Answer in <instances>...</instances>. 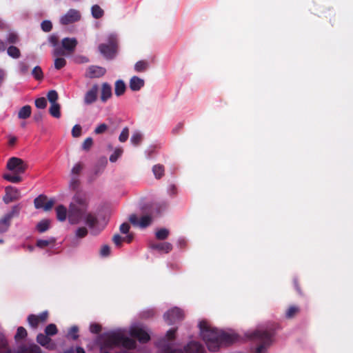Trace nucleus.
Here are the masks:
<instances>
[{
    "mask_svg": "<svg viewBox=\"0 0 353 353\" xmlns=\"http://www.w3.org/2000/svg\"><path fill=\"white\" fill-rule=\"evenodd\" d=\"M56 212L59 221H64L68 218L70 224L77 225L84 221L93 234L100 232V230L96 229L98 219L94 214L88 211V201L83 195L75 194L69 205L68 210L63 205H59L56 208Z\"/></svg>",
    "mask_w": 353,
    "mask_h": 353,
    "instance_id": "nucleus-1",
    "label": "nucleus"
},
{
    "mask_svg": "<svg viewBox=\"0 0 353 353\" xmlns=\"http://www.w3.org/2000/svg\"><path fill=\"white\" fill-rule=\"evenodd\" d=\"M200 333L209 350L215 352L220 346L234 343L236 335L210 327L205 321L199 323Z\"/></svg>",
    "mask_w": 353,
    "mask_h": 353,
    "instance_id": "nucleus-2",
    "label": "nucleus"
},
{
    "mask_svg": "<svg viewBox=\"0 0 353 353\" xmlns=\"http://www.w3.org/2000/svg\"><path fill=\"white\" fill-rule=\"evenodd\" d=\"M97 341L103 347L123 345L125 347L132 349L136 345L134 340L124 336L121 332H110L100 334L97 338Z\"/></svg>",
    "mask_w": 353,
    "mask_h": 353,
    "instance_id": "nucleus-3",
    "label": "nucleus"
},
{
    "mask_svg": "<svg viewBox=\"0 0 353 353\" xmlns=\"http://www.w3.org/2000/svg\"><path fill=\"white\" fill-rule=\"evenodd\" d=\"M247 336L256 343L254 353H268V349L272 342L269 332L262 330H256L248 334Z\"/></svg>",
    "mask_w": 353,
    "mask_h": 353,
    "instance_id": "nucleus-4",
    "label": "nucleus"
},
{
    "mask_svg": "<svg viewBox=\"0 0 353 353\" xmlns=\"http://www.w3.org/2000/svg\"><path fill=\"white\" fill-rule=\"evenodd\" d=\"M118 47L117 37L110 34L108 37V43H101L98 48L100 53L107 59H112L117 53Z\"/></svg>",
    "mask_w": 353,
    "mask_h": 353,
    "instance_id": "nucleus-5",
    "label": "nucleus"
},
{
    "mask_svg": "<svg viewBox=\"0 0 353 353\" xmlns=\"http://www.w3.org/2000/svg\"><path fill=\"white\" fill-rule=\"evenodd\" d=\"M77 44L78 41L75 38L65 37L61 41L62 48H56L54 50V54L56 56L63 55L65 54L64 50L67 51L68 54H72L74 52Z\"/></svg>",
    "mask_w": 353,
    "mask_h": 353,
    "instance_id": "nucleus-6",
    "label": "nucleus"
},
{
    "mask_svg": "<svg viewBox=\"0 0 353 353\" xmlns=\"http://www.w3.org/2000/svg\"><path fill=\"white\" fill-rule=\"evenodd\" d=\"M176 329H171L167 332L165 339L160 343L161 353H183L180 350L174 349L170 341L174 337Z\"/></svg>",
    "mask_w": 353,
    "mask_h": 353,
    "instance_id": "nucleus-7",
    "label": "nucleus"
},
{
    "mask_svg": "<svg viewBox=\"0 0 353 353\" xmlns=\"http://www.w3.org/2000/svg\"><path fill=\"white\" fill-rule=\"evenodd\" d=\"M7 168L16 174H23L28 169V164L19 158L12 157L7 163Z\"/></svg>",
    "mask_w": 353,
    "mask_h": 353,
    "instance_id": "nucleus-8",
    "label": "nucleus"
},
{
    "mask_svg": "<svg viewBox=\"0 0 353 353\" xmlns=\"http://www.w3.org/2000/svg\"><path fill=\"white\" fill-rule=\"evenodd\" d=\"M81 15L79 10L75 9H70L60 19V23L62 25L66 26L81 19Z\"/></svg>",
    "mask_w": 353,
    "mask_h": 353,
    "instance_id": "nucleus-9",
    "label": "nucleus"
},
{
    "mask_svg": "<svg viewBox=\"0 0 353 353\" xmlns=\"http://www.w3.org/2000/svg\"><path fill=\"white\" fill-rule=\"evenodd\" d=\"M129 221L134 226L145 228L152 223V217L150 215H144L139 219L137 215L131 214Z\"/></svg>",
    "mask_w": 353,
    "mask_h": 353,
    "instance_id": "nucleus-10",
    "label": "nucleus"
},
{
    "mask_svg": "<svg viewBox=\"0 0 353 353\" xmlns=\"http://www.w3.org/2000/svg\"><path fill=\"white\" fill-rule=\"evenodd\" d=\"M183 316L182 311L178 307H174L164 314V319L169 325H171L181 321Z\"/></svg>",
    "mask_w": 353,
    "mask_h": 353,
    "instance_id": "nucleus-11",
    "label": "nucleus"
},
{
    "mask_svg": "<svg viewBox=\"0 0 353 353\" xmlns=\"http://www.w3.org/2000/svg\"><path fill=\"white\" fill-rule=\"evenodd\" d=\"M130 335L137 338L141 343H145L150 340L149 334L141 326L135 325L132 327Z\"/></svg>",
    "mask_w": 353,
    "mask_h": 353,
    "instance_id": "nucleus-12",
    "label": "nucleus"
},
{
    "mask_svg": "<svg viewBox=\"0 0 353 353\" xmlns=\"http://www.w3.org/2000/svg\"><path fill=\"white\" fill-rule=\"evenodd\" d=\"M106 72L105 68L97 65H91L87 69L85 76L90 79L99 78Z\"/></svg>",
    "mask_w": 353,
    "mask_h": 353,
    "instance_id": "nucleus-13",
    "label": "nucleus"
},
{
    "mask_svg": "<svg viewBox=\"0 0 353 353\" xmlns=\"http://www.w3.org/2000/svg\"><path fill=\"white\" fill-rule=\"evenodd\" d=\"M98 91V85L97 84L93 85L92 88L85 94L83 99L85 104L90 105L95 102L97 99Z\"/></svg>",
    "mask_w": 353,
    "mask_h": 353,
    "instance_id": "nucleus-14",
    "label": "nucleus"
},
{
    "mask_svg": "<svg viewBox=\"0 0 353 353\" xmlns=\"http://www.w3.org/2000/svg\"><path fill=\"white\" fill-rule=\"evenodd\" d=\"M19 196V192L17 189L11 186H8L6 188V194L3 197V201L8 204L17 200Z\"/></svg>",
    "mask_w": 353,
    "mask_h": 353,
    "instance_id": "nucleus-15",
    "label": "nucleus"
},
{
    "mask_svg": "<svg viewBox=\"0 0 353 353\" xmlns=\"http://www.w3.org/2000/svg\"><path fill=\"white\" fill-rule=\"evenodd\" d=\"M112 95V87L111 85L107 83H103L101 85V101L103 103L106 102L109 99L111 98Z\"/></svg>",
    "mask_w": 353,
    "mask_h": 353,
    "instance_id": "nucleus-16",
    "label": "nucleus"
},
{
    "mask_svg": "<svg viewBox=\"0 0 353 353\" xmlns=\"http://www.w3.org/2000/svg\"><path fill=\"white\" fill-rule=\"evenodd\" d=\"M144 80L137 76H133L130 80V88L132 91H139L144 86Z\"/></svg>",
    "mask_w": 353,
    "mask_h": 353,
    "instance_id": "nucleus-17",
    "label": "nucleus"
},
{
    "mask_svg": "<svg viewBox=\"0 0 353 353\" xmlns=\"http://www.w3.org/2000/svg\"><path fill=\"white\" fill-rule=\"evenodd\" d=\"M186 353H203V347L197 342L192 341L185 347Z\"/></svg>",
    "mask_w": 353,
    "mask_h": 353,
    "instance_id": "nucleus-18",
    "label": "nucleus"
},
{
    "mask_svg": "<svg viewBox=\"0 0 353 353\" xmlns=\"http://www.w3.org/2000/svg\"><path fill=\"white\" fill-rule=\"evenodd\" d=\"M150 248L168 253L172 250V246L170 243L165 242L161 243H151Z\"/></svg>",
    "mask_w": 353,
    "mask_h": 353,
    "instance_id": "nucleus-19",
    "label": "nucleus"
},
{
    "mask_svg": "<svg viewBox=\"0 0 353 353\" xmlns=\"http://www.w3.org/2000/svg\"><path fill=\"white\" fill-rule=\"evenodd\" d=\"M126 90V85L123 80H117L114 83V93L116 96L120 97L123 95Z\"/></svg>",
    "mask_w": 353,
    "mask_h": 353,
    "instance_id": "nucleus-20",
    "label": "nucleus"
},
{
    "mask_svg": "<svg viewBox=\"0 0 353 353\" xmlns=\"http://www.w3.org/2000/svg\"><path fill=\"white\" fill-rule=\"evenodd\" d=\"M41 353V348L35 345L31 344L28 346L23 345L20 347V353Z\"/></svg>",
    "mask_w": 353,
    "mask_h": 353,
    "instance_id": "nucleus-21",
    "label": "nucleus"
},
{
    "mask_svg": "<svg viewBox=\"0 0 353 353\" xmlns=\"http://www.w3.org/2000/svg\"><path fill=\"white\" fill-rule=\"evenodd\" d=\"M31 114V107L28 105H26L23 107H22L19 112H18V117L19 119H26L30 117Z\"/></svg>",
    "mask_w": 353,
    "mask_h": 353,
    "instance_id": "nucleus-22",
    "label": "nucleus"
},
{
    "mask_svg": "<svg viewBox=\"0 0 353 353\" xmlns=\"http://www.w3.org/2000/svg\"><path fill=\"white\" fill-rule=\"evenodd\" d=\"M60 109L61 106L58 103H53L50 107L49 112L53 117L59 119L61 117Z\"/></svg>",
    "mask_w": 353,
    "mask_h": 353,
    "instance_id": "nucleus-23",
    "label": "nucleus"
},
{
    "mask_svg": "<svg viewBox=\"0 0 353 353\" xmlns=\"http://www.w3.org/2000/svg\"><path fill=\"white\" fill-rule=\"evenodd\" d=\"M37 341L42 346L47 347V348L52 349L53 347L47 346L50 341V339L46 334H39L37 336Z\"/></svg>",
    "mask_w": 353,
    "mask_h": 353,
    "instance_id": "nucleus-24",
    "label": "nucleus"
},
{
    "mask_svg": "<svg viewBox=\"0 0 353 353\" xmlns=\"http://www.w3.org/2000/svg\"><path fill=\"white\" fill-rule=\"evenodd\" d=\"M10 225V220L6 216L0 219V233L6 232Z\"/></svg>",
    "mask_w": 353,
    "mask_h": 353,
    "instance_id": "nucleus-25",
    "label": "nucleus"
},
{
    "mask_svg": "<svg viewBox=\"0 0 353 353\" xmlns=\"http://www.w3.org/2000/svg\"><path fill=\"white\" fill-rule=\"evenodd\" d=\"M8 54L13 59H18L21 56L20 50L14 46H10L7 50Z\"/></svg>",
    "mask_w": 353,
    "mask_h": 353,
    "instance_id": "nucleus-26",
    "label": "nucleus"
},
{
    "mask_svg": "<svg viewBox=\"0 0 353 353\" xmlns=\"http://www.w3.org/2000/svg\"><path fill=\"white\" fill-rule=\"evenodd\" d=\"M92 15L94 19H100L103 16L104 12L98 5H94L92 8Z\"/></svg>",
    "mask_w": 353,
    "mask_h": 353,
    "instance_id": "nucleus-27",
    "label": "nucleus"
},
{
    "mask_svg": "<svg viewBox=\"0 0 353 353\" xmlns=\"http://www.w3.org/2000/svg\"><path fill=\"white\" fill-rule=\"evenodd\" d=\"M149 67V63L147 61H137L134 65V70L138 72H144Z\"/></svg>",
    "mask_w": 353,
    "mask_h": 353,
    "instance_id": "nucleus-28",
    "label": "nucleus"
},
{
    "mask_svg": "<svg viewBox=\"0 0 353 353\" xmlns=\"http://www.w3.org/2000/svg\"><path fill=\"white\" fill-rule=\"evenodd\" d=\"M31 74L37 81H41L43 79V72L41 68L39 65L35 66L32 69Z\"/></svg>",
    "mask_w": 353,
    "mask_h": 353,
    "instance_id": "nucleus-29",
    "label": "nucleus"
},
{
    "mask_svg": "<svg viewBox=\"0 0 353 353\" xmlns=\"http://www.w3.org/2000/svg\"><path fill=\"white\" fill-rule=\"evenodd\" d=\"M170 231L166 228H161L155 233V236L158 240H165L168 238Z\"/></svg>",
    "mask_w": 353,
    "mask_h": 353,
    "instance_id": "nucleus-30",
    "label": "nucleus"
},
{
    "mask_svg": "<svg viewBox=\"0 0 353 353\" xmlns=\"http://www.w3.org/2000/svg\"><path fill=\"white\" fill-rule=\"evenodd\" d=\"M50 222L49 220L44 219L41 221L37 225V228L40 232H44L48 230Z\"/></svg>",
    "mask_w": 353,
    "mask_h": 353,
    "instance_id": "nucleus-31",
    "label": "nucleus"
},
{
    "mask_svg": "<svg viewBox=\"0 0 353 353\" xmlns=\"http://www.w3.org/2000/svg\"><path fill=\"white\" fill-rule=\"evenodd\" d=\"M46 200L47 197L46 196L39 195L34 201V207L37 209L43 208Z\"/></svg>",
    "mask_w": 353,
    "mask_h": 353,
    "instance_id": "nucleus-32",
    "label": "nucleus"
},
{
    "mask_svg": "<svg viewBox=\"0 0 353 353\" xmlns=\"http://www.w3.org/2000/svg\"><path fill=\"white\" fill-rule=\"evenodd\" d=\"M164 166L161 164H157L152 168V172L155 176H162L164 174Z\"/></svg>",
    "mask_w": 353,
    "mask_h": 353,
    "instance_id": "nucleus-33",
    "label": "nucleus"
},
{
    "mask_svg": "<svg viewBox=\"0 0 353 353\" xmlns=\"http://www.w3.org/2000/svg\"><path fill=\"white\" fill-rule=\"evenodd\" d=\"M47 98L51 104L57 103V101L59 98L57 92L54 90H50L48 92Z\"/></svg>",
    "mask_w": 353,
    "mask_h": 353,
    "instance_id": "nucleus-34",
    "label": "nucleus"
},
{
    "mask_svg": "<svg viewBox=\"0 0 353 353\" xmlns=\"http://www.w3.org/2000/svg\"><path fill=\"white\" fill-rule=\"evenodd\" d=\"M20 209L21 208L19 205H14L12 208L11 211L5 214L4 216H6L8 219H9L11 221V219L14 216H17L19 215Z\"/></svg>",
    "mask_w": 353,
    "mask_h": 353,
    "instance_id": "nucleus-35",
    "label": "nucleus"
},
{
    "mask_svg": "<svg viewBox=\"0 0 353 353\" xmlns=\"http://www.w3.org/2000/svg\"><path fill=\"white\" fill-rule=\"evenodd\" d=\"M131 143L134 145H138L142 141V135L139 132H134L130 139Z\"/></svg>",
    "mask_w": 353,
    "mask_h": 353,
    "instance_id": "nucleus-36",
    "label": "nucleus"
},
{
    "mask_svg": "<svg viewBox=\"0 0 353 353\" xmlns=\"http://www.w3.org/2000/svg\"><path fill=\"white\" fill-rule=\"evenodd\" d=\"M123 150L122 148H117L110 157V161L112 163L116 162L121 156Z\"/></svg>",
    "mask_w": 353,
    "mask_h": 353,
    "instance_id": "nucleus-37",
    "label": "nucleus"
},
{
    "mask_svg": "<svg viewBox=\"0 0 353 353\" xmlns=\"http://www.w3.org/2000/svg\"><path fill=\"white\" fill-rule=\"evenodd\" d=\"M27 336L26 330L23 327H19L17 329V333L14 336V339L17 340L23 339Z\"/></svg>",
    "mask_w": 353,
    "mask_h": 353,
    "instance_id": "nucleus-38",
    "label": "nucleus"
},
{
    "mask_svg": "<svg viewBox=\"0 0 353 353\" xmlns=\"http://www.w3.org/2000/svg\"><path fill=\"white\" fill-rule=\"evenodd\" d=\"M19 70L21 74L26 75L28 74L29 72V65L27 63L23 61H20L19 63Z\"/></svg>",
    "mask_w": 353,
    "mask_h": 353,
    "instance_id": "nucleus-39",
    "label": "nucleus"
},
{
    "mask_svg": "<svg viewBox=\"0 0 353 353\" xmlns=\"http://www.w3.org/2000/svg\"><path fill=\"white\" fill-rule=\"evenodd\" d=\"M129 137V129L128 127H125L123 130L121 131L119 137V140L120 142L123 143L125 142Z\"/></svg>",
    "mask_w": 353,
    "mask_h": 353,
    "instance_id": "nucleus-40",
    "label": "nucleus"
},
{
    "mask_svg": "<svg viewBox=\"0 0 353 353\" xmlns=\"http://www.w3.org/2000/svg\"><path fill=\"white\" fill-rule=\"evenodd\" d=\"M93 145V139L91 137L86 138L82 143V149L85 151H88Z\"/></svg>",
    "mask_w": 353,
    "mask_h": 353,
    "instance_id": "nucleus-41",
    "label": "nucleus"
},
{
    "mask_svg": "<svg viewBox=\"0 0 353 353\" xmlns=\"http://www.w3.org/2000/svg\"><path fill=\"white\" fill-rule=\"evenodd\" d=\"M45 333L46 335H54L57 333V329L54 324L48 325L45 329Z\"/></svg>",
    "mask_w": 353,
    "mask_h": 353,
    "instance_id": "nucleus-42",
    "label": "nucleus"
},
{
    "mask_svg": "<svg viewBox=\"0 0 353 353\" xmlns=\"http://www.w3.org/2000/svg\"><path fill=\"white\" fill-rule=\"evenodd\" d=\"M66 65V61L64 58L60 57L57 58L54 60V68L57 70H60L63 68Z\"/></svg>",
    "mask_w": 353,
    "mask_h": 353,
    "instance_id": "nucleus-43",
    "label": "nucleus"
},
{
    "mask_svg": "<svg viewBox=\"0 0 353 353\" xmlns=\"http://www.w3.org/2000/svg\"><path fill=\"white\" fill-rule=\"evenodd\" d=\"M7 42L10 44H15L19 41L18 35L14 32H10L7 36Z\"/></svg>",
    "mask_w": 353,
    "mask_h": 353,
    "instance_id": "nucleus-44",
    "label": "nucleus"
},
{
    "mask_svg": "<svg viewBox=\"0 0 353 353\" xmlns=\"http://www.w3.org/2000/svg\"><path fill=\"white\" fill-rule=\"evenodd\" d=\"M41 28L43 32H48L52 28V22L48 20H45L41 23Z\"/></svg>",
    "mask_w": 353,
    "mask_h": 353,
    "instance_id": "nucleus-45",
    "label": "nucleus"
},
{
    "mask_svg": "<svg viewBox=\"0 0 353 353\" xmlns=\"http://www.w3.org/2000/svg\"><path fill=\"white\" fill-rule=\"evenodd\" d=\"M35 105L37 108L44 109L47 105V101L44 97H40L35 100Z\"/></svg>",
    "mask_w": 353,
    "mask_h": 353,
    "instance_id": "nucleus-46",
    "label": "nucleus"
},
{
    "mask_svg": "<svg viewBox=\"0 0 353 353\" xmlns=\"http://www.w3.org/2000/svg\"><path fill=\"white\" fill-rule=\"evenodd\" d=\"M28 321L29 324L34 327H36L39 322V317L33 314H31L28 316Z\"/></svg>",
    "mask_w": 353,
    "mask_h": 353,
    "instance_id": "nucleus-47",
    "label": "nucleus"
},
{
    "mask_svg": "<svg viewBox=\"0 0 353 353\" xmlns=\"http://www.w3.org/2000/svg\"><path fill=\"white\" fill-rule=\"evenodd\" d=\"M82 128L80 125H75L72 129V135L73 137H79L81 135Z\"/></svg>",
    "mask_w": 353,
    "mask_h": 353,
    "instance_id": "nucleus-48",
    "label": "nucleus"
},
{
    "mask_svg": "<svg viewBox=\"0 0 353 353\" xmlns=\"http://www.w3.org/2000/svg\"><path fill=\"white\" fill-rule=\"evenodd\" d=\"M88 234V230L85 227H81L77 229L75 234L79 238H83Z\"/></svg>",
    "mask_w": 353,
    "mask_h": 353,
    "instance_id": "nucleus-49",
    "label": "nucleus"
},
{
    "mask_svg": "<svg viewBox=\"0 0 353 353\" xmlns=\"http://www.w3.org/2000/svg\"><path fill=\"white\" fill-rule=\"evenodd\" d=\"M48 41L52 46L56 47L59 44V37L52 34L48 37Z\"/></svg>",
    "mask_w": 353,
    "mask_h": 353,
    "instance_id": "nucleus-50",
    "label": "nucleus"
},
{
    "mask_svg": "<svg viewBox=\"0 0 353 353\" xmlns=\"http://www.w3.org/2000/svg\"><path fill=\"white\" fill-rule=\"evenodd\" d=\"M299 312V308L294 306L290 307L287 312L286 316L289 319L292 318Z\"/></svg>",
    "mask_w": 353,
    "mask_h": 353,
    "instance_id": "nucleus-51",
    "label": "nucleus"
},
{
    "mask_svg": "<svg viewBox=\"0 0 353 353\" xmlns=\"http://www.w3.org/2000/svg\"><path fill=\"white\" fill-rule=\"evenodd\" d=\"M83 168V165L81 163H77L72 168V174L75 175L79 174Z\"/></svg>",
    "mask_w": 353,
    "mask_h": 353,
    "instance_id": "nucleus-52",
    "label": "nucleus"
},
{
    "mask_svg": "<svg viewBox=\"0 0 353 353\" xmlns=\"http://www.w3.org/2000/svg\"><path fill=\"white\" fill-rule=\"evenodd\" d=\"M107 129L108 125L105 123H101L95 128L94 133L97 134H100L105 132Z\"/></svg>",
    "mask_w": 353,
    "mask_h": 353,
    "instance_id": "nucleus-53",
    "label": "nucleus"
},
{
    "mask_svg": "<svg viewBox=\"0 0 353 353\" xmlns=\"http://www.w3.org/2000/svg\"><path fill=\"white\" fill-rule=\"evenodd\" d=\"M112 241L117 247H120L121 245L122 241H124V239L119 234H117L113 236Z\"/></svg>",
    "mask_w": 353,
    "mask_h": 353,
    "instance_id": "nucleus-54",
    "label": "nucleus"
},
{
    "mask_svg": "<svg viewBox=\"0 0 353 353\" xmlns=\"http://www.w3.org/2000/svg\"><path fill=\"white\" fill-rule=\"evenodd\" d=\"M110 253V248L108 245H103L100 250V254L103 256H107Z\"/></svg>",
    "mask_w": 353,
    "mask_h": 353,
    "instance_id": "nucleus-55",
    "label": "nucleus"
},
{
    "mask_svg": "<svg viewBox=\"0 0 353 353\" xmlns=\"http://www.w3.org/2000/svg\"><path fill=\"white\" fill-rule=\"evenodd\" d=\"M101 325L97 323H92L90 326V331L92 333L97 334L101 331Z\"/></svg>",
    "mask_w": 353,
    "mask_h": 353,
    "instance_id": "nucleus-56",
    "label": "nucleus"
},
{
    "mask_svg": "<svg viewBox=\"0 0 353 353\" xmlns=\"http://www.w3.org/2000/svg\"><path fill=\"white\" fill-rule=\"evenodd\" d=\"M78 331H79L78 327H77L75 325L72 326L70 328V330H69L68 334L72 336L73 339H77L79 337L78 334H77Z\"/></svg>",
    "mask_w": 353,
    "mask_h": 353,
    "instance_id": "nucleus-57",
    "label": "nucleus"
},
{
    "mask_svg": "<svg viewBox=\"0 0 353 353\" xmlns=\"http://www.w3.org/2000/svg\"><path fill=\"white\" fill-rule=\"evenodd\" d=\"M119 230L121 233L127 234L129 232L130 225L126 223H123L120 225Z\"/></svg>",
    "mask_w": 353,
    "mask_h": 353,
    "instance_id": "nucleus-58",
    "label": "nucleus"
},
{
    "mask_svg": "<svg viewBox=\"0 0 353 353\" xmlns=\"http://www.w3.org/2000/svg\"><path fill=\"white\" fill-rule=\"evenodd\" d=\"M54 203V202L53 200H50L48 201H46V203H45V204H44V205L43 207V209L45 211H49L53 207Z\"/></svg>",
    "mask_w": 353,
    "mask_h": 353,
    "instance_id": "nucleus-59",
    "label": "nucleus"
},
{
    "mask_svg": "<svg viewBox=\"0 0 353 353\" xmlns=\"http://www.w3.org/2000/svg\"><path fill=\"white\" fill-rule=\"evenodd\" d=\"M49 244H50V241L48 240L40 239V240H38L37 242V245L41 248L48 246Z\"/></svg>",
    "mask_w": 353,
    "mask_h": 353,
    "instance_id": "nucleus-60",
    "label": "nucleus"
},
{
    "mask_svg": "<svg viewBox=\"0 0 353 353\" xmlns=\"http://www.w3.org/2000/svg\"><path fill=\"white\" fill-rule=\"evenodd\" d=\"M37 316L39 317V321H46L48 318V312H43L39 316Z\"/></svg>",
    "mask_w": 353,
    "mask_h": 353,
    "instance_id": "nucleus-61",
    "label": "nucleus"
},
{
    "mask_svg": "<svg viewBox=\"0 0 353 353\" xmlns=\"http://www.w3.org/2000/svg\"><path fill=\"white\" fill-rule=\"evenodd\" d=\"M17 140V137H13V136H10L9 137V142H8L9 145L11 146L14 145L16 143Z\"/></svg>",
    "mask_w": 353,
    "mask_h": 353,
    "instance_id": "nucleus-62",
    "label": "nucleus"
},
{
    "mask_svg": "<svg viewBox=\"0 0 353 353\" xmlns=\"http://www.w3.org/2000/svg\"><path fill=\"white\" fill-rule=\"evenodd\" d=\"M183 127V124L181 123H179L177 124V125L173 129V132L174 133H178L179 130H181Z\"/></svg>",
    "mask_w": 353,
    "mask_h": 353,
    "instance_id": "nucleus-63",
    "label": "nucleus"
},
{
    "mask_svg": "<svg viewBox=\"0 0 353 353\" xmlns=\"http://www.w3.org/2000/svg\"><path fill=\"white\" fill-rule=\"evenodd\" d=\"M77 183H78V180L77 179H73L72 181L70 182V187L72 188V189H75L77 185Z\"/></svg>",
    "mask_w": 353,
    "mask_h": 353,
    "instance_id": "nucleus-64",
    "label": "nucleus"
}]
</instances>
